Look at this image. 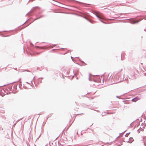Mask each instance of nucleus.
<instances>
[{
	"mask_svg": "<svg viewBox=\"0 0 146 146\" xmlns=\"http://www.w3.org/2000/svg\"><path fill=\"white\" fill-rule=\"evenodd\" d=\"M96 16L98 17V18H100L101 19H102L103 16L102 15H100V13H96Z\"/></svg>",
	"mask_w": 146,
	"mask_h": 146,
	"instance_id": "obj_1",
	"label": "nucleus"
},
{
	"mask_svg": "<svg viewBox=\"0 0 146 146\" xmlns=\"http://www.w3.org/2000/svg\"><path fill=\"white\" fill-rule=\"evenodd\" d=\"M139 99L138 97H136V98H133V99H132V101L133 102H136L138 100H139Z\"/></svg>",
	"mask_w": 146,
	"mask_h": 146,
	"instance_id": "obj_2",
	"label": "nucleus"
},
{
	"mask_svg": "<svg viewBox=\"0 0 146 146\" xmlns=\"http://www.w3.org/2000/svg\"><path fill=\"white\" fill-rule=\"evenodd\" d=\"M114 76L113 80L114 81L117 80L118 79V76L117 75H115L113 76Z\"/></svg>",
	"mask_w": 146,
	"mask_h": 146,
	"instance_id": "obj_3",
	"label": "nucleus"
},
{
	"mask_svg": "<svg viewBox=\"0 0 146 146\" xmlns=\"http://www.w3.org/2000/svg\"><path fill=\"white\" fill-rule=\"evenodd\" d=\"M21 80V79L20 78H19V79L17 80L15 82H14V83H15V82H19Z\"/></svg>",
	"mask_w": 146,
	"mask_h": 146,
	"instance_id": "obj_4",
	"label": "nucleus"
},
{
	"mask_svg": "<svg viewBox=\"0 0 146 146\" xmlns=\"http://www.w3.org/2000/svg\"><path fill=\"white\" fill-rule=\"evenodd\" d=\"M137 22H135V23H137Z\"/></svg>",
	"mask_w": 146,
	"mask_h": 146,
	"instance_id": "obj_5",
	"label": "nucleus"
}]
</instances>
